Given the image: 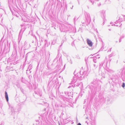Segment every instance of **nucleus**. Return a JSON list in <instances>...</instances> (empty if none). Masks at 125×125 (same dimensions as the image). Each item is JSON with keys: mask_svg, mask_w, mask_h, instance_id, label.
<instances>
[{"mask_svg": "<svg viewBox=\"0 0 125 125\" xmlns=\"http://www.w3.org/2000/svg\"><path fill=\"white\" fill-rule=\"evenodd\" d=\"M87 43L88 45L90 46H92V43L91 41L88 39H87Z\"/></svg>", "mask_w": 125, "mask_h": 125, "instance_id": "1", "label": "nucleus"}, {"mask_svg": "<svg viewBox=\"0 0 125 125\" xmlns=\"http://www.w3.org/2000/svg\"><path fill=\"white\" fill-rule=\"evenodd\" d=\"M5 97L7 102L8 101V97L7 93L6 92H5Z\"/></svg>", "mask_w": 125, "mask_h": 125, "instance_id": "2", "label": "nucleus"}, {"mask_svg": "<svg viewBox=\"0 0 125 125\" xmlns=\"http://www.w3.org/2000/svg\"><path fill=\"white\" fill-rule=\"evenodd\" d=\"M122 86L123 87H125V84L124 83H123V84L122 85Z\"/></svg>", "mask_w": 125, "mask_h": 125, "instance_id": "3", "label": "nucleus"}, {"mask_svg": "<svg viewBox=\"0 0 125 125\" xmlns=\"http://www.w3.org/2000/svg\"><path fill=\"white\" fill-rule=\"evenodd\" d=\"M78 125H81V124L80 123H79Z\"/></svg>", "mask_w": 125, "mask_h": 125, "instance_id": "4", "label": "nucleus"}, {"mask_svg": "<svg viewBox=\"0 0 125 125\" xmlns=\"http://www.w3.org/2000/svg\"><path fill=\"white\" fill-rule=\"evenodd\" d=\"M59 125H61L60 124H59Z\"/></svg>", "mask_w": 125, "mask_h": 125, "instance_id": "5", "label": "nucleus"}]
</instances>
